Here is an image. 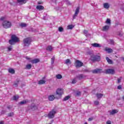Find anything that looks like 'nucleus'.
Segmentation results:
<instances>
[{
	"label": "nucleus",
	"instance_id": "e433bc0d",
	"mask_svg": "<svg viewBox=\"0 0 124 124\" xmlns=\"http://www.w3.org/2000/svg\"><path fill=\"white\" fill-rule=\"evenodd\" d=\"M76 79H77V78L76 77L74 79H73L72 81V84H76V83H77V80H76Z\"/></svg>",
	"mask_w": 124,
	"mask_h": 124
},
{
	"label": "nucleus",
	"instance_id": "6e6552de",
	"mask_svg": "<svg viewBox=\"0 0 124 124\" xmlns=\"http://www.w3.org/2000/svg\"><path fill=\"white\" fill-rule=\"evenodd\" d=\"M79 10H80V8H79V7H78L76 9L75 13L73 16V20H74V19H76V17H77V16H78V14H79Z\"/></svg>",
	"mask_w": 124,
	"mask_h": 124
},
{
	"label": "nucleus",
	"instance_id": "4be33fe9",
	"mask_svg": "<svg viewBox=\"0 0 124 124\" xmlns=\"http://www.w3.org/2000/svg\"><path fill=\"white\" fill-rule=\"evenodd\" d=\"M31 109L32 111H34L37 109V107L35 105L32 104L31 105Z\"/></svg>",
	"mask_w": 124,
	"mask_h": 124
},
{
	"label": "nucleus",
	"instance_id": "cd10ccee",
	"mask_svg": "<svg viewBox=\"0 0 124 124\" xmlns=\"http://www.w3.org/2000/svg\"><path fill=\"white\" fill-rule=\"evenodd\" d=\"M106 60H107L108 62V63H109V64H112V63H113V62L112 61V60H111L110 59H109V58L106 57Z\"/></svg>",
	"mask_w": 124,
	"mask_h": 124
},
{
	"label": "nucleus",
	"instance_id": "f3484780",
	"mask_svg": "<svg viewBox=\"0 0 124 124\" xmlns=\"http://www.w3.org/2000/svg\"><path fill=\"white\" fill-rule=\"evenodd\" d=\"M92 46L93 47H95V48H100V47H101V46H100V45L98 43L92 44Z\"/></svg>",
	"mask_w": 124,
	"mask_h": 124
},
{
	"label": "nucleus",
	"instance_id": "b1692460",
	"mask_svg": "<svg viewBox=\"0 0 124 124\" xmlns=\"http://www.w3.org/2000/svg\"><path fill=\"white\" fill-rule=\"evenodd\" d=\"M55 98H56V97H55V96L53 95H50L48 97L49 100H50V101H53Z\"/></svg>",
	"mask_w": 124,
	"mask_h": 124
},
{
	"label": "nucleus",
	"instance_id": "ea45409f",
	"mask_svg": "<svg viewBox=\"0 0 124 124\" xmlns=\"http://www.w3.org/2000/svg\"><path fill=\"white\" fill-rule=\"evenodd\" d=\"M51 64H53L55 62V57L53 56L51 59Z\"/></svg>",
	"mask_w": 124,
	"mask_h": 124
},
{
	"label": "nucleus",
	"instance_id": "a878e982",
	"mask_svg": "<svg viewBox=\"0 0 124 124\" xmlns=\"http://www.w3.org/2000/svg\"><path fill=\"white\" fill-rule=\"evenodd\" d=\"M8 71L9 73H11V74H14V73H15V70L12 68L9 69Z\"/></svg>",
	"mask_w": 124,
	"mask_h": 124
},
{
	"label": "nucleus",
	"instance_id": "6ab92c4d",
	"mask_svg": "<svg viewBox=\"0 0 124 124\" xmlns=\"http://www.w3.org/2000/svg\"><path fill=\"white\" fill-rule=\"evenodd\" d=\"M39 62H40V60H39V59H35L33 60H31V62L32 63H37Z\"/></svg>",
	"mask_w": 124,
	"mask_h": 124
},
{
	"label": "nucleus",
	"instance_id": "49530a36",
	"mask_svg": "<svg viewBox=\"0 0 124 124\" xmlns=\"http://www.w3.org/2000/svg\"><path fill=\"white\" fill-rule=\"evenodd\" d=\"M3 114H5V110H2L1 112V114H0V116H1V115H3Z\"/></svg>",
	"mask_w": 124,
	"mask_h": 124
},
{
	"label": "nucleus",
	"instance_id": "603ef678",
	"mask_svg": "<svg viewBox=\"0 0 124 124\" xmlns=\"http://www.w3.org/2000/svg\"><path fill=\"white\" fill-rule=\"evenodd\" d=\"M107 124H111V121H108L107 122Z\"/></svg>",
	"mask_w": 124,
	"mask_h": 124
},
{
	"label": "nucleus",
	"instance_id": "9b49d317",
	"mask_svg": "<svg viewBox=\"0 0 124 124\" xmlns=\"http://www.w3.org/2000/svg\"><path fill=\"white\" fill-rule=\"evenodd\" d=\"M76 78H77V79H78V80H82V79L86 78V76L83 74H79L77 75Z\"/></svg>",
	"mask_w": 124,
	"mask_h": 124
},
{
	"label": "nucleus",
	"instance_id": "f8f14e48",
	"mask_svg": "<svg viewBox=\"0 0 124 124\" xmlns=\"http://www.w3.org/2000/svg\"><path fill=\"white\" fill-rule=\"evenodd\" d=\"M17 3H19L20 5H22V4H25V3H27V0H17Z\"/></svg>",
	"mask_w": 124,
	"mask_h": 124
},
{
	"label": "nucleus",
	"instance_id": "9d476101",
	"mask_svg": "<svg viewBox=\"0 0 124 124\" xmlns=\"http://www.w3.org/2000/svg\"><path fill=\"white\" fill-rule=\"evenodd\" d=\"M92 72L94 74H97L98 73H101L102 72V69H96L93 70Z\"/></svg>",
	"mask_w": 124,
	"mask_h": 124
},
{
	"label": "nucleus",
	"instance_id": "39448f33",
	"mask_svg": "<svg viewBox=\"0 0 124 124\" xmlns=\"http://www.w3.org/2000/svg\"><path fill=\"white\" fill-rule=\"evenodd\" d=\"M56 94L58 95V97L56 96L57 99L61 98L62 97V95L63 94V89H58L56 91Z\"/></svg>",
	"mask_w": 124,
	"mask_h": 124
},
{
	"label": "nucleus",
	"instance_id": "2f4dec72",
	"mask_svg": "<svg viewBox=\"0 0 124 124\" xmlns=\"http://www.w3.org/2000/svg\"><path fill=\"white\" fill-rule=\"evenodd\" d=\"M46 50L47 51H52V50H53V48L52 47V46H48L47 48H46Z\"/></svg>",
	"mask_w": 124,
	"mask_h": 124
},
{
	"label": "nucleus",
	"instance_id": "864d4df0",
	"mask_svg": "<svg viewBox=\"0 0 124 124\" xmlns=\"http://www.w3.org/2000/svg\"><path fill=\"white\" fill-rule=\"evenodd\" d=\"M0 124H4V122L2 121H0Z\"/></svg>",
	"mask_w": 124,
	"mask_h": 124
},
{
	"label": "nucleus",
	"instance_id": "4468645a",
	"mask_svg": "<svg viewBox=\"0 0 124 124\" xmlns=\"http://www.w3.org/2000/svg\"><path fill=\"white\" fill-rule=\"evenodd\" d=\"M109 28L110 26H109V25H106L103 27L102 31H108Z\"/></svg>",
	"mask_w": 124,
	"mask_h": 124
},
{
	"label": "nucleus",
	"instance_id": "09e8293b",
	"mask_svg": "<svg viewBox=\"0 0 124 124\" xmlns=\"http://www.w3.org/2000/svg\"><path fill=\"white\" fill-rule=\"evenodd\" d=\"M84 34H88V31L84 30Z\"/></svg>",
	"mask_w": 124,
	"mask_h": 124
},
{
	"label": "nucleus",
	"instance_id": "58836bf2",
	"mask_svg": "<svg viewBox=\"0 0 124 124\" xmlns=\"http://www.w3.org/2000/svg\"><path fill=\"white\" fill-rule=\"evenodd\" d=\"M14 115V113L13 112H10V113H8V117H12Z\"/></svg>",
	"mask_w": 124,
	"mask_h": 124
},
{
	"label": "nucleus",
	"instance_id": "a211bd4d",
	"mask_svg": "<svg viewBox=\"0 0 124 124\" xmlns=\"http://www.w3.org/2000/svg\"><path fill=\"white\" fill-rule=\"evenodd\" d=\"M105 51L108 52V53H110L113 52V49L112 48H110L109 47H105Z\"/></svg>",
	"mask_w": 124,
	"mask_h": 124
},
{
	"label": "nucleus",
	"instance_id": "bf43d9fd",
	"mask_svg": "<svg viewBox=\"0 0 124 124\" xmlns=\"http://www.w3.org/2000/svg\"><path fill=\"white\" fill-rule=\"evenodd\" d=\"M122 98L123 99H124V96H123Z\"/></svg>",
	"mask_w": 124,
	"mask_h": 124
},
{
	"label": "nucleus",
	"instance_id": "f257e3e1",
	"mask_svg": "<svg viewBox=\"0 0 124 124\" xmlns=\"http://www.w3.org/2000/svg\"><path fill=\"white\" fill-rule=\"evenodd\" d=\"M100 56L95 55L94 54H91L90 60L93 62H99L100 61Z\"/></svg>",
	"mask_w": 124,
	"mask_h": 124
},
{
	"label": "nucleus",
	"instance_id": "5fc2aeb1",
	"mask_svg": "<svg viewBox=\"0 0 124 124\" xmlns=\"http://www.w3.org/2000/svg\"><path fill=\"white\" fill-rule=\"evenodd\" d=\"M110 43L112 44H114V41L113 40H110Z\"/></svg>",
	"mask_w": 124,
	"mask_h": 124
},
{
	"label": "nucleus",
	"instance_id": "13d9d810",
	"mask_svg": "<svg viewBox=\"0 0 124 124\" xmlns=\"http://www.w3.org/2000/svg\"><path fill=\"white\" fill-rule=\"evenodd\" d=\"M122 59L123 60V62H124V58H123Z\"/></svg>",
	"mask_w": 124,
	"mask_h": 124
},
{
	"label": "nucleus",
	"instance_id": "f704fd0d",
	"mask_svg": "<svg viewBox=\"0 0 124 124\" xmlns=\"http://www.w3.org/2000/svg\"><path fill=\"white\" fill-rule=\"evenodd\" d=\"M70 98V96H66L63 99V101H66V100H68Z\"/></svg>",
	"mask_w": 124,
	"mask_h": 124
},
{
	"label": "nucleus",
	"instance_id": "7c9ffc66",
	"mask_svg": "<svg viewBox=\"0 0 124 124\" xmlns=\"http://www.w3.org/2000/svg\"><path fill=\"white\" fill-rule=\"evenodd\" d=\"M20 27H21V28H25L26 27H27V26H28V25H27V24L26 23H22L20 24Z\"/></svg>",
	"mask_w": 124,
	"mask_h": 124
},
{
	"label": "nucleus",
	"instance_id": "6e6d98bb",
	"mask_svg": "<svg viewBox=\"0 0 124 124\" xmlns=\"http://www.w3.org/2000/svg\"><path fill=\"white\" fill-rule=\"evenodd\" d=\"M119 36H123V33H120L119 34Z\"/></svg>",
	"mask_w": 124,
	"mask_h": 124
},
{
	"label": "nucleus",
	"instance_id": "c756f323",
	"mask_svg": "<svg viewBox=\"0 0 124 124\" xmlns=\"http://www.w3.org/2000/svg\"><path fill=\"white\" fill-rule=\"evenodd\" d=\"M19 82H20V80L19 79H17L16 81L15 82L14 86L15 87H18V84H19Z\"/></svg>",
	"mask_w": 124,
	"mask_h": 124
},
{
	"label": "nucleus",
	"instance_id": "1a4fd4ad",
	"mask_svg": "<svg viewBox=\"0 0 124 124\" xmlns=\"http://www.w3.org/2000/svg\"><path fill=\"white\" fill-rule=\"evenodd\" d=\"M106 74H115V70L114 69H108L106 70Z\"/></svg>",
	"mask_w": 124,
	"mask_h": 124
},
{
	"label": "nucleus",
	"instance_id": "aec40b11",
	"mask_svg": "<svg viewBox=\"0 0 124 124\" xmlns=\"http://www.w3.org/2000/svg\"><path fill=\"white\" fill-rule=\"evenodd\" d=\"M104 94L101 93H97L96 94V96L97 97L98 99H100L103 96Z\"/></svg>",
	"mask_w": 124,
	"mask_h": 124
},
{
	"label": "nucleus",
	"instance_id": "4d7b16f0",
	"mask_svg": "<svg viewBox=\"0 0 124 124\" xmlns=\"http://www.w3.org/2000/svg\"><path fill=\"white\" fill-rule=\"evenodd\" d=\"M26 59H27V60H30V59H31V58H29L28 57H26Z\"/></svg>",
	"mask_w": 124,
	"mask_h": 124
},
{
	"label": "nucleus",
	"instance_id": "0eeeda50",
	"mask_svg": "<svg viewBox=\"0 0 124 124\" xmlns=\"http://www.w3.org/2000/svg\"><path fill=\"white\" fill-rule=\"evenodd\" d=\"M84 65V63L82 62L81 61L79 60H77L76 61V67H81V66H83Z\"/></svg>",
	"mask_w": 124,
	"mask_h": 124
},
{
	"label": "nucleus",
	"instance_id": "7ed1b4c3",
	"mask_svg": "<svg viewBox=\"0 0 124 124\" xmlns=\"http://www.w3.org/2000/svg\"><path fill=\"white\" fill-rule=\"evenodd\" d=\"M18 41L19 38L15 35H12L11 36V40H10L9 42L11 45H13L14 42H18Z\"/></svg>",
	"mask_w": 124,
	"mask_h": 124
},
{
	"label": "nucleus",
	"instance_id": "412c9836",
	"mask_svg": "<svg viewBox=\"0 0 124 124\" xmlns=\"http://www.w3.org/2000/svg\"><path fill=\"white\" fill-rule=\"evenodd\" d=\"M103 6L106 9H108L110 8V5H109V3H104L103 4Z\"/></svg>",
	"mask_w": 124,
	"mask_h": 124
},
{
	"label": "nucleus",
	"instance_id": "5701e85b",
	"mask_svg": "<svg viewBox=\"0 0 124 124\" xmlns=\"http://www.w3.org/2000/svg\"><path fill=\"white\" fill-rule=\"evenodd\" d=\"M46 83V81L44 80H40L38 81V85H43Z\"/></svg>",
	"mask_w": 124,
	"mask_h": 124
},
{
	"label": "nucleus",
	"instance_id": "3c124183",
	"mask_svg": "<svg viewBox=\"0 0 124 124\" xmlns=\"http://www.w3.org/2000/svg\"><path fill=\"white\" fill-rule=\"evenodd\" d=\"M89 122H92L93 121V118H90L88 119Z\"/></svg>",
	"mask_w": 124,
	"mask_h": 124
},
{
	"label": "nucleus",
	"instance_id": "20e7f679",
	"mask_svg": "<svg viewBox=\"0 0 124 124\" xmlns=\"http://www.w3.org/2000/svg\"><path fill=\"white\" fill-rule=\"evenodd\" d=\"M23 43L24 44V46L29 47V46L31 45V38L30 37L25 38L23 40Z\"/></svg>",
	"mask_w": 124,
	"mask_h": 124
},
{
	"label": "nucleus",
	"instance_id": "37998d69",
	"mask_svg": "<svg viewBox=\"0 0 124 124\" xmlns=\"http://www.w3.org/2000/svg\"><path fill=\"white\" fill-rule=\"evenodd\" d=\"M12 50V46H9L8 47V51H10Z\"/></svg>",
	"mask_w": 124,
	"mask_h": 124
},
{
	"label": "nucleus",
	"instance_id": "72a5a7b5",
	"mask_svg": "<svg viewBox=\"0 0 124 124\" xmlns=\"http://www.w3.org/2000/svg\"><path fill=\"white\" fill-rule=\"evenodd\" d=\"M74 28L73 25H69L67 26L68 30H72Z\"/></svg>",
	"mask_w": 124,
	"mask_h": 124
},
{
	"label": "nucleus",
	"instance_id": "a19ab883",
	"mask_svg": "<svg viewBox=\"0 0 124 124\" xmlns=\"http://www.w3.org/2000/svg\"><path fill=\"white\" fill-rule=\"evenodd\" d=\"M58 30H59V31H60V32L63 31V28H62V27H59Z\"/></svg>",
	"mask_w": 124,
	"mask_h": 124
},
{
	"label": "nucleus",
	"instance_id": "bb28decb",
	"mask_svg": "<svg viewBox=\"0 0 124 124\" xmlns=\"http://www.w3.org/2000/svg\"><path fill=\"white\" fill-rule=\"evenodd\" d=\"M18 99H19V95H16L13 96V100L16 101L18 100Z\"/></svg>",
	"mask_w": 124,
	"mask_h": 124
},
{
	"label": "nucleus",
	"instance_id": "8fccbe9b",
	"mask_svg": "<svg viewBox=\"0 0 124 124\" xmlns=\"http://www.w3.org/2000/svg\"><path fill=\"white\" fill-rule=\"evenodd\" d=\"M43 2H42V1H40L38 2V4H43Z\"/></svg>",
	"mask_w": 124,
	"mask_h": 124
},
{
	"label": "nucleus",
	"instance_id": "423d86ee",
	"mask_svg": "<svg viewBox=\"0 0 124 124\" xmlns=\"http://www.w3.org/2000/svg\"><path fill=\"white\" fill-rule=\"evenodd\" d=\"M56 113H57V112L54 109L51 110L47 115L48 118L49 119L54 118L55 115H56Z\"/></svg>",
	"mask_w": 124,
	"mask_h": 124
},
{
	"label": "nucleus",
	"instance_id": "f03ea898",
	"mask_svg": "<svg viewBox=\"0 0 124 124\" xmlns=\"http://www.w3.org/2000/svg\"><path fill=\"white\" fill-rule=\"evenodd\" d=\"M2 25L4 29H9L12 26L11 22L7 20H4L2 23Z\"/></svg>",
	"mask_w": 124,
	"mask_h": 124
},
{
	"label": "nucleus",
	"instance_id": "2eb2a0df",
	"mask_svg": "<svg viewBox=\"0 0 124 124\" xmlns=\"http://www.w3.org/2000/svg\"><path fill=\"white\" fill-rule=\"evenodd\" d=\"M119 112V109H113L111 111H110V115H115Z\"/></svg>",
	"mask_w": 124,
	"mask_h": 124
},
{
	"label": "nucleus",
	"instance_id": "dca6fc26",
	"mask_svg": "<svg viewBox=\"0 0 124 124\" xmlns=\"http://www.w3.org/2000/svg\"><path fill=\"white\" fill-rule=\"evenodd\" d=\"M36 9L39 10V11H41V10H43L44 9V6L41 5H38L36 6Z\"/></svg>",
	"mask_w": 124,
	"mask_h": 124
},
{
	"label": "nucleus",
	"instance_id": "4c0bfd02",
	"mask_svg": "<svg viewBox=\"0 0 124 124\" xmlns=\"http://www.w3.org/2000/svg\"><path fill=\"white\" fill-rule=\"evenodd\" d=\"M76 94L77 96H80L81 95V92L78 91L76 93Z\"/></svg>",
	"mask_w": 124,
	"mask_h": 124
},
{
	"label": "nucleus",
	"instance_id": "473e14b6",
	"mask_svg": "<svg viewBox=\"0 0 124 124\" xmlns=\"http://www.w3.org/2000/svg\"><path fill=\"white\" fill-rule=\"evenodd\" d=\"M31 64H28L26 65V69H31Z\"/></svg>",
	"mask_w": 124,
	"mask_h": 124
},
{
	"label": "nucleus",
	"instance_id": "a18cd8bd",
	"mask_svg": "<svg viewBox=\"0 0 124 124\" xmlns=\"http://www.w3.org/2000/svg\"><path fill=\"white\" fill-rule=\"evenodd\" d=\"M5 19V17H3V16L1 17L0 18V21H3H3H5V20H4Z\"/></svg>",
	"mask_w": 124,
	"mask_h": 124
},
{
	"label": "nucleus",
	"instance_id": "c9c22d12",
	"mask_svg": "<svg viewBox=\"0 0 124 124\" xmlns=\"http://www.w3.org/2000/svg\"><path fill=\"white\" fill-rule=\"evenodd\" d=\"M57 79H62V76L61 75L58 74L56 75Z\"/></svg>",
	"mask_w": 124,
	"mask_h": 124
},
{
	"label": "nucleus",
	"instance_id": "c85d7f7f",
	"mask_svg": "<svg viewBox=\"0 0 124 124\" xmlns=\"http://www.w3.org/2000/svg\"><path fill=\"white\" fill-rule=\"evenodd\" d=\"M106 24H107L108 25H111V19H110V18H107L106 21Z\"/></svg>",
	"mask_w": 124,
	"mask_h": 124
},
{
	"label": "nucleus",
	"instance_id": "de8ad7c7",
	"mask_svg": "<svg viewBox=\"0 0 124 124\" xmlns=\"http://www.w3.org/2000/svg\"><path fill=\"white\" fill-rule=\"evenodd\" d=\"M117 89H118V90H121V89H122V85L118 86Z\"/></svg>",
	"mask_w": 124,
	"mask_h": 124
},
{
	"label": "nucleus",
	"instance_id": "052dcab7",
	"mask_svg": "<svg viewBox=\"0 0 124 124\" xmlns=\"http://www.w3.org/2000/svg\"><path fill=\"white\" fill-rule=\"evenodd\" d=\"M8 108H9V107H8Z\"/></svg>",
	"mask_w": 124,
	"mask_h": 124
},
{
	"label": "nucleus",
	"instance_id": "393cba45",
	"mask_svg": "<svg viewBox=\"0 0 124 124\" xmlns=\"http://www.w3.org/2000/svg\"><path fill=\"white\" fill-rule=\"evenodd\" d=\"M65 63L67 65H68V64H71V61H70L69 59H68L65 61Z\"/></svg>",
	"mask_w": 124,
	"mask_h": 124
},
{
	"label": "nucleus",
	"instance_id": "79ce46f5",
	"mask_svg": "<svg viewBox=\"0 0 124 124\" xmlns=\"http://www.w3.org/2000/svg\"><path fill=\"white\" fill-rule=\"evenodd\" d=\"M94 104L95 105H99V102L98 101H95L94 102Z\"/></svg>",
	"mask_w": 124,
	"mask_h": 124
},
{
	"label": "nucleus",
	"instance_id": "c03bdc74",
	"mask_svg": "<svg viewBox=\"0 0 124 124\" xmlns=\"http://www.w3.org/2000/svg\"><path fill=\"white\" fill-rule=\"evenodd\" d=\"M122 80V77H120V78H118V83H121V81Z\"/></svg>",
	"mask_w": 124,
	"mask_h": 124
},
{
	"label": "nucleus",
	"instance_id": "ddd939ff",
	"mask_svg": "<svg viewBox=\"0 0 124 124\" xmlns=\"http://www.w3.org/2000/svg\"><path fill=\"white\" fill-rule=\"evenodd\" d=\"M29 102H30V101H29L28 99H26L19 102V104L20 105H24L25 104H27V103H29Z\"/></svg>",
	"mask_w": 124,
	"mask_h": 124
}]
</instances>
